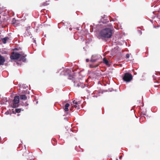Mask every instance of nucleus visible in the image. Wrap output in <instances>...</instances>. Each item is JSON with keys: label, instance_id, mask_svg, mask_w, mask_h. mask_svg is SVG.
Wrapping results in <instances>:
<instances>
[{"label": "nucleus", "instance_id": "nucleus-19", "mask_svg": "<svg viewBox=\"0 0 160 160\" xmlns=\"http://www.w3.org/2000/svg\"><path fill=\"white\" fill-rule=\"evenodd\" d=\"M74 107L75 108H76L77 109H78L80 108L79 104H77V105L75 104V105L74 106Z\"/></svg>", "mask_w": 160, "mask_h": 160}, {"label": "nucleus", "instance_id": "nucleus-27", "mask_svg": "<svg viewBox=\"0 0 160 160\" xmlns=\"http://www.w3.org/2000/svg\"><path fill=\"white\" fill-rule=\"evenodd\" d=\"M28 105V104H27V105H26V106Z\"/></svg>", "mask_w": 160, "mask_h": 160}, {"label": "nucleus", "instance_id": "nucleus-12", "mask_svg": "<svg viewBox=\"0 0 160 160\" xmlns=\"http://www.w3.org/2000/svg\"><path fill=\"white\" fill-rule=\"evenodd\" d=\"M21 99L22 100H26L27 99V96L25 95H21L20 96Z\"/></svg>", "mask_w": 160, "mask_h": 160}, {"label": "nucleus", "instance_id": "nucleus-18", "mask_svg": "<svg viewBox=\"0 0 160 160\" xmlns=\"http://www.w3.org/2000/svg\"><path fill=\"white\" fill-rule=\"evenodd\" d=\"M21 109L19 108H16L15 109V111L17 113H20L21 112Z\"/></svg>", "mask_w": 160, "mask_h": 160}, {"label": "nucleus", "instance_id": "nucleus-10", "mask_svg": "<svg viewBox=\"0 0 160 160\" xmlns=\"http://www.w3.org/2000/svg\"><path fill=\"white\" fill-rule=\"evenodd\" d=\"M70 104L68 103H66L64 106V108L65 112H67L68 111V108Z\"/></svg>", "mask_w": 160, "mask_h": 160}, {"label": "nucleus", "instance_id": "nucleus-14", "mask_svg": "<svg viewBox=\"0 0 160 160\" xmlns=\"http://www.w3.org/2000/svg\"><path fill=\"white\" fill-rule=\"evenodd\" d=\"M99 64H97L96 65H94L92 64H90L89 67L91 68H96L99 66Z\"/></svg>", "mask_w": 160, "mask_h": 160}, {"label": "nucleus", "instance_id": "nucleus-25", "mask_svg": "<svg viewBox=\"0 0 160 160\" xmlns=\"http://www.w3.org/2000/svg\"><path fill=\"white\" fill-rule=\"evenodd\" d=\"M89 59H87L86 60V61L87 62H88L89 61Z\"/></svg>", "mask_w": 160, "mask_h": 160}, {"label": "nucleus", "instance_id": "nucleus-28", "mask_svg": "<svg viewBox=\"0 0 160 160\" xmlns=\"http://www.w3.org/2000/svg\"><path fill=\"white\" fill-rule=\"evenodd\" d=\"M159 82H160V81H159Z\"/></svg>", "mask_w": 160, "mask_h": 160}, {"label": "nucleus", "instance_id": "nucleus-26", "mask_svg": "<svg viewBox=\"0 0 160 160\" xmlns=\"http://www.w3.org/2000/svg\"><path fill=\"white\" fill-rule=\"evenodd\" d=\"M47 5V4L46 3H44L43 4V6H46Z\"/></svg>", "mask_w": 160, "mask_h": 160}, {"label": "nucleus", "instance_id": "nucleus-5", "mask_svg": "<svg viewBox=\"0 0 160 160\" xmlns=\"http://www.w3.org/2000/svg\"><path fill=\"white\" fill-rule=\"evenodd\" d=\"M29 153V151L26 149V147H24L21 150V154L24 157L28 156V157L30 156V155H28Z\"/></svg>", "mask_w": 160, "mask_h": 160}, {"label": "nucleus", "instance_id": "nucleus-6", "mask_svg": "<svg viewBox=\"0 0 160 160\" xmlns=\"http://www.w3.org/2000/svg\"><path fill=\"white\" fill-rule=\"evenodd\" d=\"M5 61V58L0 54V66L3 65Z\"/></svg>", "mask_w": 160, "mask_h": 160}, {"label": "nucleus", "instance_id": "nucleus-7", "mask_svg": "<svg viewBox=\"0 0 160 160\" xmlns=\"http://www.w3.org/2000/svg\"><path fill=\"white\" fill-rule=\"evenodd\" d=\"M22 55L20 57L21 58L20 60L22 61L23 62H26V59L25 58V57L26 56V55H24V54H22L21 53Z\"/></svg>", "mask_w": 160, "mask_h": 160}, {"label": "nucleus", "instance_id": "nucleus-20", "mask_svg": "<svg viewBox=\"0 0 160 160\" xmlns=\"http://www.w3.org/2000/svg\"><path fill=\"white\" fill-rule=\"evenodd\" d=\"M130 57V55L129 54H127L126 55V58H128Z\"/></svg>", "mask_w": 160, "mask_h": 160}, {"label": "nucleus", "instance_id": "nucleus-22", "mask_svg": "<svg viewBox=\"0 0 160 160\" xmlns=\"http://www.w3.org/2000/svg\"><path fill=\"white\" fill-rule=\"evenodd\" d=\"M33 43H34L35 44H36V41L35 40L33 39V41H32Z\"/></svg>", "mask_w": 160, "mask_h": 160}, {"label": "nucleus", "instance_id": "nucleus-21", "mask_svg": "<svg viewBox=\"0 0 160 160\" xmlns=\"http://www.w3.org/2000/svg\"><path fill=\"white\" fill-rule=\"evenodd\" d=\"M138 32L140 34H141V35L142 34V32L141 30H138Z\"/></svg>", "mask_w": 160, "mask_h": 160}, {"label": "nucleus", "instance_id": "nucleus-13", "mask_svg": "<svg viewBox=\"0 0 160 160\" xmlns=\"http://www.w3.org/2000/svg\"><path fill=\"white\" fill-rule=\"evenodd\" d=\"M103 62L106 65H108L109 64L108 61L106 59V58H103Z\"/></svg>", "mask_w": 160, "mask_h": 160}, {"label": "nucleus", "instance_id": "nucleus-23", "mask_svg": "<svg viewBox=\"0 0 160 160\" xmlns=\"http://www.w3.org/2000/svg\"><path fill=\"white\" fill-rule=\"evenodd\" d=\"M5 114L7 115H8L9 114V112L8 111L6 112H5Z\"/></svg>", "mask_w": 160, "mask_h": 160}, {"label": "nucleus", "instance_id": "nucleus-1", "mask_svg": "<svg viewBox=\"0 0 160 160\" xmlns=\"http://www.w3.org/2000/svg\"><path fill=\"white\" fill-rule=\"evenodd\" d=\"M112 31L111 28H106L102 30L99 33L101 38L103 40L110 38L112 36Z\"/></svg>", "mask_w": 160, "mask_h": 160}, {"label": "nucleus", "instance_id": "nucleus-8", "mask_svg": "<svg viewBox=\"0 0 160 160\" xmlns=\"http://www.w3.org/2000/svg\"><path fill=\"white\" fill-rule=\"evenodd\" d=\"M98 60V59L96 58V57L92 56L90 60V61L92 62H97Z\"/></svg>", "mask_w": 160, "mask_h": 160}, {"label": "nucleus", "instance_id": "nucleus-17", "mask_svg": "<svg viewBox=\"0 0 160 160\" xmlns=\"http://www.w3.org/2000/svg\"><path fill=\"white\" fill-rule=\"evenodd\" d=\"M73 103L75 104H80V102L79 101H78L77 102V101H76L75 100H74L73 101Z\"/></svg>", "mask_w": 160, "mask_h": 160}, {"label": "nucleus", "instance_id": "nucleus-16", "mask_svg": "<svg viewBox=\"0 0 160 160\" xmlns=\"http://www.w3.org/2000/svg\"><path fill=\"white\" fill-rule=\"evenodd\" d=\"M105 21H104L103 18H102L101 21L103 23H106L107 22H109V20H108L107 19V20L105 19Z\"/></svg>", "mask_w": 160, "mask_h": 160}, {"label": "nucleus", "instance_id": "nucleus-24", "mask_svg": "<svg viewBox=\"0 0 160 160\" xmlns=\"http://www.w3.org/2000/svg\"><path fill=\"white\" fill-rule=\"evenodd\" d=\"M73 108V106H72V108H71V109H70V110H71V111H72V110Z\"/></svg>", "mask_w": 160, "mask_h": 160}, {"label": "nucleus", "instance_id": "nucleus-3", "mask_svg": "<svg viewBox=\"0 0 160 160\" xmlns=\"http://www.w3.org/2000/svg\"><path fill=\"white\" fill-rule=\"evenodd\" d=\"M20 97L18 96H15L13 101V105L12 107L13 108H16L19 106Z\"/></svg>", "mask_w": 160, "mask_h": 160}, {"label": "nucleus", "instance_id": "nucleus-2", "mask_svg": "<svg viewBox=\"0 0 160 160\" xmlns=\"http://www.w3.org/2000/svg\"><path fill=\"white\" fill-rule=\"evenodd\" d=\"M123 80L126 82H129L132 79V75L129 73H125L123 77Z\"/></svg>", "mask_w": 160, "mask_h": 160}, {"label": "nucleus", "instance_id": "nucleus-15", "mask_svg": "<svg viewBox=\"0 0 160 160\" xmlns=\"http://www.w3.org/2000/svg\"><path fill=\"white\" fill-rule=\"evenodd\" d=\"M31 28V27L30 26H28L27 27H26V31L28 33H29V32L30 31V29Z\"/></svg>", "mask_w": 160, "mask_h": 160}, {"label": "nucleus", "instance_id": "nucleus-11", "mask_svg": "<svg viewBox=\"0 0 160 160\" xmlns=\"http://www.w3.org/2000/svg\"><path fill=\"white\" fill-rule=\"evenodd\" d=\"M9 39V38L8 37H5L4 38H2L1 39L2 41V42L4 43L5 44L6 43L7 41Z\"/></svg>", "mask_w": 160, "mask_h": 160}, {"label": "nucleus", "instance_id": "nucleus-4", "mask_svg": "<svg viewBox=\"0 0 160 160\" xmlns=\"http://www.w3.org/2000/svg\"><path fill=\"white\" fill-rule=\"evenodd\" d=\"M22 55L21 53L13 52L10 56V58L11 59H17L20 58Z\"/></svg>", "mask_w": 160, "mask_h": 160}, {"label": "nucleus", "instance_id": "nucleus-9", "mask_svg": "<svg viewBox=\"0 0 160 160\" xmlns=\"http://www.w3.org/2000/svg\"><path fill=\"white\" fill-rule=\"evenodd\" d=\"M77 86L78 88H84L85 85L83 83L80 82L77 84Z\"/></svg>", "mask_w": 160, "mask_h": 160}]
</instances>
